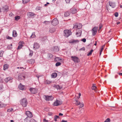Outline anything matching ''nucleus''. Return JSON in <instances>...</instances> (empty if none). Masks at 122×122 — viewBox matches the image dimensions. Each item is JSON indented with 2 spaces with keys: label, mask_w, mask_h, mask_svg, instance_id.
I'll return each instance as SVG.
<instances>
[{
  "label": "nucleus",
  "mask_w": 122,
  "mask_h": 122,
  "mask_svg": "<svg viewBox=\"0 0 122 122\" xmlns=\"http://www.w3.org/2000/svg\"><path fill=\"white\" fill-rule=\"evenodd\" d=\"M55 28H52L50 29L49 31L51 33H53L55 31Z\"/></svg>",
  "instance_id": "393cba45"
},
{
  "label": "nucleus",
  "mask_w": 122,
  "mask_h": 122,
  "mask_svg": "<svg viewBox=\"0 0 122 122\" xmlns=\"http://www.w3.org/2000/svg\"><path fill=\"white\" fill-rule=\"evenodd\" d=\"M59 116H62L63 115V114L62 113H60L59 114Z\"/></svg>",
  "instance_id": "e2e57ef3"
},
{
  "label": "nucleus",
  "mask_w": 122,
  "mask_h": 122,
  "mask_svg": "<svg viewBox=\"0 0 122 122\" xmlns=\"http://www.w3.org/2000/svg\"><path fill=\"white\" fill-rule=\"evenodd\" d=\"M13 111V110L12 108L9 109H7V112H12Z\"/></svg>",
  "instance_id": "c9c22d12"
},
{
  "label": "nucleus",
  "mask_w": 122,
  "mask_h": 122,
  "mask_svg": "<svg viewBox=\"0 0 122 122\" xmlns=\"http://www.w3.org/2000/svg\"><path fill=\"white\" fill-rule=\"evenodd\" d=\"M109 5L112 8H114L115 6V4L114 3H112V2H109Z\"/></svg>",
  "instance_id": "412c9836"
},
{
  "label": "nucleus",
  "mask_w": 122,
  "mask_h": 122,
  "mask_svg": "<svg viewBox=\"0 0 122 122\" xmlns=\"http://www.w3.org/2000/svg\"><path fill=\"white\" fill-rule=\"evenodd\" d=\"M48 56L50 58H51L53 57V55L51 54H48Z\"/></svg>",
  "instance_id": "ea45409f"
},
{
  "label": "nucleus",
  "mask_w": 122,
  "mask_h": 122,
  "mask_svg": "<svg viewBox=\"0 0 122 122\" xmlns=\"http://www.w3.org/2000/svg\"><path fill=\"white\" fill-rule=\"evenodd\" d=\"M97 88V87L95 86H92L91 87L92 90H95Z\"/></svg>",
  "instance_id": "f704fd0d"
},
{
  "label": "nucleus",
  "mask_w": 122,
  "mask_h": 122,
  "mask_svg": "<svg viewBox=\"0 0 122 122\" xmlns=\"http://www.w3.org/2000/svg\"><path fill=\"white\" fill-rule=\"evenodd\" d=\"M76 104L77 105H78L80 104V102H79L77 100H76Z\"/></svg>",
  "instance_id": "37998d69"
},
{
  "label": "nucleus",
  "mask_w": 122,
  "mask_h": 122,
  "mask_svg": "<svg viewBox=\"0 0 122 122\" xmlns=\"http://www.w3.org/2000/svg\"><path fill=\"white\" fill-rule=\"evenodd\" d=\"M20 104L22 106L24 107H26L27 104L28 102L25 98H23L20 101Z\"/></svg>",
  "instance_id": "f257e3e1"
},
{
  "label": "nucleus",
  "mask_w": 122,
  "mask_h": 122,
  "mask_svg": "<svg viewBox=\"0 0 122 122\" xmlns=\"http://www.w3.org/2000/svg\"><path fill=\"white\" fill-rule=\"evenodd\" d=\"M57 74L56 73H53L51 75V76L52 78H55L57 76Z\"/></svg>",
  "instance_id": "b1692460"
},
{
  "label": "nucleus",
  "mask_w": 122,
  "mask_h": 122,
  "mask_svg": "<svg viewBox=\"0 0 122 122\" xmlns=\"http://www.w3.org/2000/svg\"><path fill=\"white\" fill-rule=\"evenodd\" d=\"M12 44H11L10 46H7V48L8 49H10V48H12Z\"/></svg>",
  "instance_id": "49530a36"
},
{
  "label": "nucleus",
  "mask_w": 122,
  "mask_h": 122,
  "mask_svg": "<svg viewBox=\"0 0 122 122\" xmlns=\"http://www.w3.org/2000/svg\"><path fill=\"white\" fill-rule=\"evenodd\" d=\"M76 35L77 37L80 36L81 35V33H78V32H76Z\"/></svg>",
  "instance_id": "72a5a7b5"
},
{
  "label": "nucleus",
  "mask_w": 122,
  "mask_h": 122,
  "mask_svg": "<svg viewBox=\"0 0 122 122\" xmlns=\"http://www.w3.org/2000/svg\"><path fill=\"white\" fill-rule=\"evenodd\" d=\"M110 119L109 118H107L104 122H110Z\"/></svg>",
  "instance_id": "e433bc0d"
},
{
  "label": "nucleus",
  "mask_w": 122,
  "mask_h": 122,
  "mask_svg": "<svg viewBox=\"0 0 122 122\" xmlns=\"http://www.w3.org/2000/svg\"><path fill=\"white\" fill-rule=\"evenodd\" d=\"M74 26L73 29H81L82 27V25L81 24H78L77 23L74 24Z\"/></svg>",
  "instance_id": "7ed1b4c3"
},
{
  "label": "nucleus",
  "mask_w": 122,
  "mask_h": 122,
  "mask_svg": "<svg viewBox=\"0 0 122 122\" xmlns=\"http://www.w3.org/2000/svg\"><path fill=\"white\" fill-rule=\"evenodd\" d=\"M30 122H36V121L33 119H31L30 120Z\"/></svg>",
  "instance_id": "a19ab883"
},
{
  "label": "nucleus",
  "mask_w": 122,
  "mask_h": 122,
  "mask_svg": "<svg viewBox=\"0 0 122 122\" xmlns=\"http://www.w3.org/2000/svg\"><path fill=\"white\" fill-rule=\"evenodd\" d=\"M62 103V102L58 100H56L54 103V106H57L61 105Z\"/></svg>",
  "instance_id": "1a4fd4ad"
},
{
  "label": "nucleus",
  "mask_w": 122,
  "mask_h": 122,
  "mask_svg": "<svg viewBox=\"0 0 122 122\" xmlns=\"http://www.w3.org/2000/svg\"><path fill=\"white\" fill-rule=\"evenodd\" d=\"M45 99L46 101H51L54 98L53 97L51 96L45 95Z\"/></svg>",
  "instance_id": "0eeeda50"
},
{
  "label": "nucleus",
  "mask_w": 122,
  "mask_h": 122,
  "mask_svg": "<svg viewBox=\"0 0 122 122\" xmlns=\"http://www.w3.org/2000/svg\"><path fill=\"white\" fill-rule=\"evenodd\" d=\"M80 29H77L76 30V32H78V33H81L82 31Z\"/></svg>",
  "instance_id": "7c9ffc66"
},
{
  "label": "nucleus",
  "mask_w": 122,
  "mask_h": 122,
  "mask_svg": "<svg viewBox=\"0 0 122 122\" xmlns=\"http://www.w3.org/2000/svg\"><path fill=\"white\" fill-rule=\"evenodd\" d=\"M25 77L22 73H20L18 76V79L19 80H22L25 78Z\"/></svg>",
  "instance_id": "9b49d317"
},
{
  "label": "nucleus",
  "mask_w": 122,
  "mask_h": 122,
  "mask_svg": "<svg viewBox=\"0 0 122 122\" xmlns=\"http://www.w3.org/2000/svg\"><path fill=\"white\" fill-rule=\"evenodd\" d=\"M3 87L2 86L0 87V91L1 92H2L3 91Z\"/></svg>",
  "instance_id": "3c124183"
},
{
  "label": "nucleus",
  "mask_w": 122,
  "mask_h": 122,
  "mask_svg": "<svg viewBox=\"0 0 122 122\" xmlns=\"http://www.w3.org/2000/svg\"><path fill=\"white\" fill-rule=\"evenodd\" d=\"M61 64V63L60 62H57L56 64V66H60Z\"/></svg>",
  "instance_id": "58836bf2"
},
{
  "label": "nucleus",
  "mask_w": 122,
  "mask_h": 122,
  "mask_svg": "<svg viewBox=\"0 0 122 122\" xmlns=\"http://www.w3.org/2000/svg\"><path fill=\"white\" fill-rule=\"evenodd\" d=\"M23 3L24 4L26 3H27L28 2L29 0H23Z\"/></svg>",
  "instance_id": "473e14b6"
},
{
  "label": "nucleus",
  "mask_w": 122,
  "mask_h": 122,
  "mask_svg": "<svg viewBox=\"0 0 122 122\" xmlns=\"http://www.w3.org/2000/svg\"><path fill=\"white\" fill-rule=\"evenodd\" d=\"M4 51L2 50L0 51V57H2L3 56V54L4 53Z\"/></svg>",
  "instance_id": "c85d7f7f"
},
{
  "label": "nucleus",
  "mask_w": 122,
  "mask_h": 122,
  "mask_svg": "<svg viewBox=\"0 0 122 122\" xmlns=\"http://www.w3.org/2000/svg\"><path fill=\"white\" fill-rule=\"evenodd\" d=\"M79 96L80 97L81 96V94L80 93H79Z\"/></svg>",
  "instance_id": "774afa93"
},
{
  "label": "nucleus",
  "mask_w": 122,
  "mask_h": 122,
  "mask_svg": "<svg viewBox=\"0 0 122 122\" xmlns=\"http://www.w3.org/2000/svg\"><path fill=\"white\" fill-rule=\"evenodd\" d=\"M17 36V34L16 31L15 30H14L13 31L12 36L14 37H16Z\"/></svg>",
  "instance_id": "6ab92c4d"
},
{
  "label": "nucleus",
  "mask_w": 122,
  "mask_h": 122,
  "mask_svg": "<svg viewBox=\"0 0 122 122\" xmlns=\"http://www.w3.org/2000/svg\"><path fill=\"white\" fill-rule=\"evenodd\" d=\"M64 35L66 37H68L71 35V32L70 30H66L64 31Z\"/></svg>",
  "instance_id": "f03ea898"
},
{
  "label": "nucleus",
  "mask_w": 122,
  "mask_h": 122,
  "mask_svg": "<svg viewBox=\"0 0 122 122\" xmlns=\"http://www.w3.org/2000/svg\"><path fill=\"white\" fill-rule=\"evenodd\" d=\"M118 76V75H116L115 76V78H117Z\"/></svg>",
  "instance_id": "0e129e2a"
},
{
  "label": "nucleus",
  "mask_w": 122,
  "mask_h": 122,
  "mask_svg": "<svg viewBox=\"0 0 122 122\" xmlns=\"http://www.w3.org/2000/svg\"><path fill=\"white\" fill-rule=\"evenodd\" d=\"M40 46L38 43L37 42H35L34 44L33 48L37 49L39 48Z\"/></svg>",
  "instance_id": "4468645a"
},
{
  "label": "nucleus",
  "mask_w": 122,
  "mask_h": 122,
  "mask_svg": "<svg viewBox=\"0 0 122 122\" xmlns=\"http://www.w3.org/2000/svg\"><path fill=\"white\" fill-rule=\"evenodd\" d=\"M61 122H67V121L66 120H62Z\"/></svg>",
  "instance_id": "13d9d810"
},
{
  "label": "nucleus",
  "mask_w": 122,
  "mask_h": 122,
  "mask_svg": "<svg viewBox=\"0 0 122 122\" xmlns=\"http://www.w3.org/2000/svg\"><path fill=\"white\" fill-rule=\"evenodd\" d=\"M29 90L32 94H35L37 93L38 90L36 88H30Z\"/></svg>",
  "instance_id": "423d86ee"
},
{
  "label": "nucleus",
  "mask_w": 122,
  "mask_h": 122,
  "mask_svg": "<svg viewBox=\"0 0 122 122\" xmlns=\"http://www.w3.org/2000/svg\"><path fill=\"white\" fill-rule=\"evenodd\" d=\"M17 69L20 68V69H24V68L23 67H17Z\"/></svg>",
  "instance_id": "bf43d9fd"
},
{
  "label": "nucleus",
  "mask_w": 122,
  "mask_h": 122,
  "mask_svg": "<svg viewBox=\"0 0 122 122\" xmlns=\"http://www.w3.org/2000/svg\"><path fill=\"white\" fill-rule=\"evenodd\" d=\"M117 73L119 75L122 76V73Z\"/></svg>",
  "instance_id": "6e6d98bb"
},
{
  "label": "nucleus",
  "mask_w": 122,
  "mask_h": 122,
  "mask_svg": "<svg viewBox=\"0 0 122 122\" xmlns=\"http://www.w3.org/2000/svg\"><path fill=\"white\" fill-rule=\"evenodd\" d=\"M105 46V45H104L102 46L101 49L100 51H101V52H102V51H103V50L104 49V48Z\"/></svg>",
  "instance_id": "c03bdc74"
},
{
  "label": "nucleus",
  "mask_w": 122,
  "mask_h": 122,
  "mask_svg": "<svg viewBox=\"0 0 122 122\" xmlns=\"http://www.w3.org/2000/svg\"><path fill=\"white\" fill-rule=\"evenodd\" d=\"M59 49L57 46H55L53 48V51L54 52H57L59 51Z\"/></svg>",
  "instance_id": "4be33fe9"
},
{
  "label": "nucleus",
  "mask_w": 122,
  "mask_h": 122,
  "mask_svg": "<svg viewBox=\"0 0 122 122\" xmlns=\"http://www.w3.org/2000/svg\"><path fill=\"white\" fill-rule=\"evenodd\" d=\"M15 20H17L20 19V17L19 16H16L15 17Z\"/></svg>",
  "instance_id": "79ce46f5"
},
{
  "label": "nucleus",
  "mask_w": 122,
  "mask_h": 122,
  "mask_svg": "<svg viewBox=\"0 0 122 122\" xmlns=\"http://www.w3.org/2000/svg\"><path fill=\"white\" fill-rule=\"evenodd\" d=\"M114 15L116 17H117L118 16V13L117 12L115 13Z\"/></svg>",
  "instance_id": "8fccbe9b"
},
{
  "label": "nucleus",
  "mask_w": 122,
  "mask_h": 122,
  "mask_svg": "<svg viewBox=\"0 0 122 122\" xmlns=\"http://www.w3.org/2000/svg\"><path fill=\"white\" fill-rule=\"evenodd\" d=\"M51 24L55 26L58 24L59 22L57 19L55 18L51 21Z\"/></svg>",
  "instance_id": "20e7f679"
},
{
  "label": "nucleus",
  "mask_w": 122,
  "mask_h": 122,
  "mask_svg": "<svg viewBox=\"0 0 122 122\" xmlns=\"http://www.w3.org/2000/svg\"><path fill=\"white\" fill-rule=\"evenodd\" d=\"M53 86L55 88H56L58 90H61L62 89V88L61 86H60L59 85H54Z\"/></svg>",
  "instance_id": "2eb2a0df"
},
{
  "label": "nucleus",
  "mask_w": 122,
  "mask_h": 122,
  "mask_svg": "<svg viewBox=\"0 0 122 122\" xmlns=\"http://www.w3.org/2000/svg\"><path fill=\"white\" fill-rule=\"evenodd\" d=\"M4 115V114L3 112H1L0 113V116H3Z\"/></svg>",
  "instance_id": "603ef678"
},
{
  "label": "nucleus",
  "mask_w": 122,
  "mask_h": 122,
  "mask_svg": "<svg viewBox=\"0 0 122 122\" xmlns=\"http://www.w3.org/2000/svg\"><path fill=\"white\" fill-rule=\"evenodd\" d=\"M71 12L73 14L76 13L77 12V9L76 8H71Z\"/></svg>",
  "instance_id": "dca6fc26"
},
{
  "label": "nucleus",
  "mask_w": 122,
  "mask_h": 122,
  "mask_svg": "<svg viewBox=\"0 0 122 122\" xmlns=\"http://www.w3.org/2000/svg\"><path fill=\"white\" fill-rule=\"evenodd\" d=\"M27 117L24 120L25 121L27 122Z\"/></svg>",
  "instance_id": "052dcab7"
},
{
  "label": "nucleus",
  "mask_w": 122,
  "mask_h": 122,
  "mask_svg": "<svg viewBox=\"0 0 122 122\" xmlns=\"http://www.w3.org/2000/svg\"><path fill=\"white\" fill-rule=\"evenodd\" d=\"M72 60L74 62L76 63H78L79 62V59L76 56H72L71 57Z\"/></svg>",
  "instance_id": "39448f33"
},
{
  "label": "nucleus",
  "mask_w": 122,
  "mask_h": 122,
  "mask_svg": "<svg viewBox=\"0 0 122 122\" xmlns=\"http://www.w3.org/2000/svg\"><path fill=\"white\" fill-rule=\"evenodd\" d=\"M29 63L31 64H33L35 62V60L34 59H31L28 60Z\"/></svg>",
  "instance_id": "5701e85b"
},
{
  "label": "nucleus",
  "mask_w": 122,
  "mask_h": 122,
  "mask_svg": "<svg viewBox=\"0 0 122 122\" xmlns=\"http://www.w3.org/2000/svg\"><path fill=\"white\" fill-rule=\"evenodd\" d=\"M120 22L118 21V22H117V25H118L119 24H120Z\"/></svg>",
  "instance_id": "69168bd1"
},
{
  "label": "nucleus",
  "mask_w": 122,
  "mask_h": 122,
  "mask_svg": "<svg viewBox=\"0 0 122 122\" xmlns=\"http://www.w3.org/2000/svg\"><path fill=\"white\" fill-rule=\"evenodd\" d=\"M35 14L33 12H28L27 13L28 17L30 18H33L34 17Z\"/></svg>",
  "instance_id": "9d476101"
},
{
  "label": "nucleus",
  "mask_w": 122,
  "mask_h": 122,
  "mask_svg": "<svg viewBox=\"0 0 122 122\" xmlns=\"http://www.w3.org/2000/svg\"><path fill=\"white\" fill-rule=\"evenodd\" d=\"M12 79V77H7L5 78V81L6 82H7L11 80Z\"/></svg>",
  "instance_id": "aec40b11"
},
{
  "label": "nucleus",
  "mask_w": 122,
  "mask_h": 122,
  "mask_svg": "<svg viewBox=\"0 0 122 122\" xmlns=\"http://www.w3.org/2000/svg\"><path fill=\"white\" fill-rule=\"evenodd\" d=\"M97 41H96L95 43L94 44V45L95 46H96L97 45Z\"/></svg>",
  "instance_id": "338daca9"
},
{
  "label": "nucleus",
  "mask_w": 122,
  "mask_h": 122,
  "mask_svg": "<svg viewBox=\"0 0 122 122\" xmlns=\"http://www.w3.org/2000/svg\"><path fill=\"white\" fill-rule=\"evenodd\" d=\"M98 29V27H95L92 30V35L93 36H94L96 34L97 32Z\"/></svg>",
  "instance_id": "6e6552de"
},
{
  "label": "nucleus",
  "mask_w": 122,
  "mask_h": 122,
  "mask_svg": "<svg viewBox=\"0 0 122 122\" xmlns=\"http://www.w3.org/2000/svg\"><path fill=\"white\" fill-rule=\"evenodd\" d=\"M2 10L4 11H7L8 10V6L5 5L3 8Z\"/></svg>",
  "instance_id": "a211bd4d"
},
{
  "label": "nucleus",
  "mask_w": 122,
  "mask_h": 122,
  "mask_svg": "<svg viewBox=\"0 0 122 122\" xmlns=\"http://www.w3.org/2000/svg\"><path fill=\"white\" fill-rule=\"evenodd\" d=\"M57 59V60H58L59 59V57H57L56 58L55 60H56V59Z\"/></svg>",
  "instance_id": "680f3d73"
},
{
  "label": "nucleus",
  "mask_w": 122,
  "mask_h": 122,
  "mask_svg": "<svg viewBox=\"0 0 122 122\" xmlns=\"http://www.w3.org/2000/svg\"><path fill=\"white\" fill-rule=\"evenodd\" d=\"M8 66L7 64H5L4 66V70H5L6 69L8 68Z\"/></svg>",
  "instance_id": "bb28decb"
},
{
  "label": "nucleus",
  "mask_w": 122,
  "mask_h": 122,
  "mask_svg": "<svg viewBox=\"0 0 122 122\" xmlns=\"http://www.w3.org/2000/svg\"><path fill=\"white\" fill-rule=\"evenodd\" d=\"M18 87L20 90H24L25 89V86L22 85L21 83L20 84Z\"/></svg>",
  "instance_id": "ddd939ff"
},
{
  "label": "nucleus",
  "mask_w": 122,
  "mask_h": 122,
  "mask_svg": "<svg viewBox=\"0 0 122 122\" xmlns=\"http://www.w3.org/2000/svg\"><path fill=\"white\" fill-rule=\"evenodd\" d=\"M59 117L58 116L56 115L54 117V120L55 121H57V119Z\"/></svg>",
  "instance_id": "4c0bfd02"
},
{
  "label": "nucleus",
  "mask_w": 122,
  "mask_h": 122,
  "mask_svg": "<svg viewBox=\"0 0 122 122\" xmlns=\"http://www.w3.org/2000/svg\"><path fill=\"white\" fill-rule=\"evenodd\" d=\"M81 41L84 42H85L86 41V39L85 38H83L81 40Z\"/></svg>",
  "instance_id": "09e8293b"
},
{
  "label": "nucleus",
  "mask_w": 122,
  "mask_h": 122,
  "mask_svg": "<svg viewBox=\"0 0 122 122\" xmlns=\"http://www.w3.org/2000/svg\"><path fill=\"white\" fill-rule=\"evenodd\" d=\"M93 51V50H92L91 51L87 54V56H89L91 55Z\"/></svg>",
  "instance_id": "c756f323"
},
{
  "label": "nucleus",
  "mask_w": 122,
  "mask_h": 122,
  "mask_svg": "<svg viewBox=\"0 0 122 122\" xmlns=\"http://www.w3.org/2000/svg\"><path fill=\"white\" fill-rule=\"evenodd\" d=\"M79 41L78 40H72L70 41L69 43H71L75 44L77 43H78Z\"/></svg>",
  "instance_id": "f3484780"
},
{
  "label": "nucleus",
  "mask_w": 122,
  "mask_h": 122,
  "mask_svg": "<svg viewBox=\"0 0 122 122\" xmlns=\"http://www.w3.org/2000/svg\"><path fill=\"white\" fill-rule=\"evenodd\" d=\"M23 46V45L21 44L19 45L17 48V49H21Z\"/></svg>",
  "instance_id": "2f4dec72"
},
{
  "label": "nucleus",
  "mask_w": 122,
  "mask_h": 122,
  "mask_svg": "<svg viewBox=\"0 0 122 122\" xmlns=\"http://www.w3.org/2000/svg\"><path fill=\"white\" fill-rule=\"evenodd\" d=\"M66 1L67 3H69L70 0H65Z\"/></svg>",
  "instance_id": "5fc2aeb1"
},
{
  "label": "nucleus",
  "mask_w": 122,
  "mask_h": 122,
  "mask_svg": "<svg viewBox=\"0 0 122 122\" xmlns=\"http://www.w3.org/2000/svg\"><path fill=\"white\" fill-rule=\"evenodd\" d=\"M36 36L35 35V33L33 32L32 34L31 35L30 37V38H33L35 37Z\"/></svg>",
  "instance_id": "cd10ccee"
},
{
  "label": "nucleus",
  "mask_w": 122,
  "mask_h": 122,
  "mask_svg": "<svg viewBox=\"0 0 122 122\" xmlns=\"http://www.w3.org/2000/svg\"><path fill=\"white\" fill-rule=\"evenodd\" d=\"M6 38L7 39L9 40L11 39L12 38V37H10L9 36H6Z\"/></svg>",
  "instance_id": "a18cd8bd"
},
{
  "label": "nucleus",
  "mask_w": 122,
  "mask_h": 122,
  "mask_svg": "<svg viewBox=\"0 0 122 122\" xmlns=\"http://www.w3.org/2000/svg\"><path fill=\"white\" fill-rule=\"evenodd\" d=\"M70 15V12H66L65 13L64 15L65 16L67 17L69 16Z\"/></svg>",
  "instance_id": "a878e982"
},
{
  "label": "nucleus",
  "mask_w": 122,
  "mask_h": 122,
  "mask_svg": "<svg viewBox=\"0 0 122 122\" xmlns=\"http://www.w3.org/2000/svg\"><path fill=\"white\" fill-rule=\"evenodd\" d=\"M102 26V24H100L99 25V30L100 29H101Z\"/></svg>",
  "instance_id": "864d4df0"
},
{
  "label": "nucleus",
  "mask_w": 122,
  "mask_h": 122,
  "mask_svg": "<svg viewBox=\"0 0 122 122\" xmlns=\"http://www.w3.org/2000/svg\"><path fill=\"white\" fill-rule=\"evenodd\" d=\"M80 108L84 106V104L83 103H80Z\"/></svg>",
  "instance_id": "de8ad7c7"
},
{
  "label": "nucleus",
  "mask_w": 122,
  "mask_h": 122,
  "mask_svg": "<svg viewBox=\"0 0 122 122\" xmlns=\"http://www.w3.org/2000/svg\"><path fill=\"white\" fill-rule=\"evenodd\" d=\"M44 122H48V120H46V119H45L44 120Z\"/></svg>",
  "instance_id": "4d7b16f0"
},
{
  "label": "nucleus",
  "mask_w": 122,
  "mask_h": 122,
  "mask_svg": "<svg viewBox=\"0 0 122 122\" xmlns=\"http://www.w3.org/2000/svg\"><path fill=\"white\" fill-rule=\"evenodd\" d=\"M25 114L29 117H31L33 116L31 112L29 111H27L25 112Z\"/></svg>",
  "instance_id": "f8f14e48"
}]
</instances>
